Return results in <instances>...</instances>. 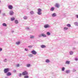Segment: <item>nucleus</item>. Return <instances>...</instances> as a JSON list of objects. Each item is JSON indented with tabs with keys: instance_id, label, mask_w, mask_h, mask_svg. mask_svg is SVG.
Listing matches in <instances>:
<instances>
[{
	"instance_id": "nucleus-26",
	"label": "nucleus",
	"mask_w": 78,
	"mask_h": 78,
	"mask_svg": "<svg viewBox=\"0 0 78 78\" xmlns=\"http://www.w3.org/2000/svg\"><path fill=\"white\" fill-rule=\"evenodd\" d=\"M24 78H29V76L28 75L25 76H24Z\"/></svg>"
},
{
	"instance_id": "nucleus-24",
	"label": "nucleus",
	"mask_w": 78,
	"mask_h": 78,
	"mask_svg": "<svg viewBox=\"0 0 78 78\" xmlns=\"http://www.w3.org/2000/svg\"><path fill=\"white\" fill-rule=\"evenodd\" d=\"M30 66H31V65H30V64H27V67H30Z\"/></svg>"
},
{
	"instance_id": "nucleus-36",
	"label": "nucleus",
	"mask_w": 78,
	"mask_h": 78,
	"mask_svg": "<svg viewBox=\"0 0 78 78\" xmlns=\"http://www.w3.org/2000/svg\"><path fill=\"white\" fill-rule=\"evenodd\" d=\"M26 29L27 30H30V28L29 27H26Z\"/></svg>"
},
{
	"instance_id": "nucleus-9",
	"label": "nucleus",
	"mask_w": 78,
	"mask_h": 78,
	"mask_svg": "<svg viewBox=\"0 0 78 78\" xmlns=\"http://www.w3.org/2000/svg\"><path fill=\"white\" fill-rule=\"evenodd\" d=\"M50 10L51 11H53L55 10V8L53 7H52L51 8Z\"/></svg>"
},
{
	"instance_id": "nucleus-23",
	"label": "nucleus",
	"mask_w": 78,
	"mask_h": 78,
	"mask_svg": "<svg viewBox=\"0 0 78 78\" xmlns=\"http://www.w3.org/2000/svg\"><path fill=\"white\" fill-rule=\"evenodd\" d=\"M66 26L68 27H71V25H70V24H67Z\"/></svg>"
},
{
	"instance_id": "nucleus-41",
	"label": "nucleus",
	"mask_w": 78,
	"mask_h": 78,
	"mask_svg": "<svg viewBox=\"0 0 78 78\" xmlns=\"http://www.w3.org/2000/svg\"><path fill=\"white\" fill-rule=\"evenodd\" d=\"M73 72H76V70H75V69H73Z\"/></svg>"
},
{
	"instance_id": "nucleus-27",
	"label": "nucleus",
	"mask_w": 78,
	"mask_h": 78,
	"mask_svg": "<svg viewBox=\"0 0 78 78\" xmlns=\"http://www.w3.org/2000/svg\"><path fill=\"white\" fill-rule=\"evenodd\" d=\"M15 20V18L14 17L11 18V21H13V20Z\"/></svg>"
},
{
	"instance_id": "nucleus-42",
	"label": "nucleus",
	"mask_w": 78,
	"mask_h": 78,
	"mask_svg": "<svg viewBox=\"0 0 78 78\" xmlns=\"http://www.w3.org/2000/svg\"><path fill=\"white\" fill-rule=\"evenodd\" d=\"M28 49L27 48H25V50L26 51H28Z\"/></svg>"
},
{
	"instance_id": "nucleus-45",
	"label": "nucleus",
	"mask_w": 78,
	"mask_h": 78,
	"mask_svg": "<svg viewBox=\"0 0 78 78\" xmlns=\"http://www.w3.org/2000/svg\"><path fill=\"white\" fill-rule=\"evenodd\" d=\"M14 32V31H12V33H13Z\"/></svg>"
},
{
	"instance_id": "nucleus-43",
	"label": "nucleus",
	"mask_w": 78,
	"mask_h": 78,
	"mask_svg": "<svg viewBox=\"0 0 78 78\" xmlns=\"http://www.w3.org/2000/svg\"><path fill=\"white\" fill-rule=\"evenodd\" d=\"M13 72H14V73H15V72H16V70H13Z\"/></svg>"
},
{
	"instance_id": "nucleus-46",
	"label": "nucleus",
	"mask_w": 78,
	"mask_h": 78,
	"mask_svg": "<svg viewBox=\"0 0 78 78\" xmlns=\"http://www.w3.org/2000/svg\"><path fill=\"white\" fill-rule=\"evenodd\" d=\"M1 12V11L0 10V13Z\"/></svg>"
},
{
	"instance_id": "nucleus-20",
	"label": "nucleus",
	"mask_w": 78,
	"mask_h": 78,
	"mask_svg": "<svg viewBox=\"0 0 78 78\" xmlns=\"http://www.w3.org/2000/svg\"><path fill=\"white\" fill-rule=\"evenodd\" d=\"M46 34L48 36H50V34H50V32H47Z\"/></svg>"
},
{
	"instance_id": "nucleus-40",
	"label": "nucleus",
	"mask_w": 78,
	"mask_h": 78,
	"mask_svg": "<svg viewBox=\"0 0 78 78\" xmlns=\"http://www.w3.org/2000/svg\"><path fill=\"white\" fill-rule=\"evenodd\" d=\"M76 18H77V19H78V15H76Z\"/></svg>"
},
{
	"instance_id": "nucleus-39",
	"label": "nucleus",
	"mask_w": 78,
	"mask_h": 78,
	"mask_svg": "<svg viewBox=\"0 0 78 78\" xmlns=\"http://www.w3.org/2000/svg\"><path fill=\"white\" fill-rule=\"evenodd\" d=\"M78 58H75V61H78Z\"/></svg>"
},
{
	"instance_id": "nucleus-1",
	"label": "nucleus",
	"mask_w": 78,
	"mask_h": 78,
	"mask_svg": "<svg viewBox=\"0 0 78 78\" xmlns=\"http://www.w3.org/2000/svg\"><path fill=\"white\" fill-rule=\"evenodd\" d=\"M41 11H42L41 9L39 8L38 9L37 14L38 15H41V14H42V12H41Z\"/></svg>"
},
{
	"instance_id": "nucleus-6",
	"label": "nucleus",
	"mask_w": 78,
	"mask_h": 78,
	"mask_svg": "<svg viewBox=\"0 0 78 78\" xmlns=\"http://www.w3.org/2000/svg\"><path fill=\"white\" fill-rule=\"evenodd\" d=\"M31 53L33 55H36V53H37V52L34 50H33L31 51Z\"/></svg>"
},
{
	"instance_id": "nucleus-25",
	"label": "nucleus",
	"mask_w": 78,
	"mask_h": 78,
	"mask_svg": "<svg viewBox=\"0 0 78 78\" xmlns=\"http://www.w3.org/2000/svg\"><path fill=\"white\" fill-rule=\"evenodd\" d=\"M65 70V68H64V67H62V71H64Z\"/></svg>"
},
{
	"instance_id": "nucleus-8",
	"label": "nucleus",
	"mask_w": 78,
	"mask_h": 78,
	"mask_svg": "<svg viewBox=\"0 0 78 78\" xmlns=\"http://www.w3.org/2000/svg\"><path fill=\"white\" fill-rule=\"evenodd\" d=\"M8 8L10 9H12L13 7L12 5H9L8 6Z\"/></svg>"
},
{
	"instance_id": "nucleus-30",
	"label": "nucleus",
	"mask_w": 78,
	"mask_h": 78,
	"mask_svg": "<svg viewBox=\"0 0 78 78\" xmlns=\"http://www.w3.org/2000/svg\"><path fill=\"white\" fill-rule=\"evenodd\" d=\"M23 19L24 20H27V17L25 16L23 17Z\"/></svg>"
},
{
	"instance_id": "nucleus-37",
	"label": "nucleus",
	"mask_w": 78,
	"mask_h": 78,
	"mask_svg": "<svg viewBox=\"0 0 78 78\" xmlns=\"http://www.w3.org/2000/svg\"><path fill=\"white\" fill-rule=\"evenodd\" d=\"M19 76L20 77H21V76H22V74L21 73H20L19 75Z\"/></svg>"
},
{
	"instance_id": "nucleus-13",
	"label": "nucleus",
	"mask_w": 78,
	"mask_h": 78,
	"mask_svg": "<svg viewBox=\"0 0 78 78\" xmlns=\"http://www.w3.org/2000/svg\"><path fill=\"white\" fill-rule=\"evenodd\" d=\"M69 53L70 55H72L73 54V51H70Z\"/></svg>"
},
{
	"instance_id": "nucleus-18",
	"label": "nucleus",
	"mask_w": 78,
	"mask_h": 78,
	"mask_svg": "<svg viewBox=\"0 0 78 78\" xmlns=\"http://www.w3.org/2000/svg\"><path fill=\"white\" fill-rule=\"evenodd\" d=\"M30 13L31 15H33V14H34V12L33 11H30Z\"/></svg>"
},
{
	"instance_id": "nucleus-3",
	"label": "nucleus",
	"mask_w": 78,
	"mask_h": 78,
	"mask_svg": "<svg viewBox=\"0 0 78 78\" xmlns=\"http://www.w3.org/2000/svg\"><path fill=\"white\" fill-rule=\"evenodd\" d=\"M22 75H23V76L27 75H28V73L27 72V71H25L22 73Z\"/></svg>"
},
{
	"instance_id": "nucleus-21",
	"label": "nucleus",
	"mask_w": 78,
	"mask_h": 78,
	"mask_svg": "<svg viewBox=\"0 0 78 78\" xmlns=\"http://www.w3.org/2000/svg\"><path fill=\"white\" fill-rule=\"evenodd\" d=\"M74 25H75V26H76L77 27L78 26V23L76 22L74 23Z\"/></svg>"
},
{
	"instance_id": "nucleus-4",
	"label": "nucleus",
	"mask_w": 78,
	"mask_h": 78,
	"mask_svg": "<svg viewBox=\"0 0 78 78\" xmlns=\"http://www.w3.org/2000/svg\"><path fill=\"white\" fill-rule=\"evenodd\" d=\"M9 14L10 16H12L14 14V12L12 10H11L9 12Z\"/></svg>"
},
{
	"instance_id": "nucleus-10",
	"label": "nucleus",
	"mask_w": 78,
	"mask_h": 78,
	"mask_svg": "<svg viewBox=\"0 0 78 78\" xmlns=\"http://www.w3.org/2000/svg\"><path fill=\"white\" fill-rule=\"evenodd\" d=\"M52 16L53 17H56V14L55 13H53L52 14Z\"/></svg>"
},
{
	"instance_id": "nucleus-32",
	"label": "nucleus",
	"mask_w": 78,
	"mask_h": 78,
	"mask_svg": "<svg viewBox=\"0 0 78 78\" xmlns=\"http://www.w3.org/2000/svg\"><path fill=\"white\" fill-rule=\"evenodd\" d=\"M64 30H68V27H65L64 28Z\"/></svg>"
},
{
	"instance_id": "nucleus-16",
	"label": "nucleus",
	"mask_w": 78,
	"mask_h": 78,
	"mask_svg": "<svg viewBox=\"0 0 78 78\" xmlns=\"http://www.w3.org/2000/svg\"><path fill=\"white\" fill-rule=\"evenodd\" d=\"M15 22L16 24H17L19 23V21L17 20H15Z\"/></svg>"
},
{
	"instance_id": "nucleus-34",
	"label": "nucleus",
	"mask_w": 78,
	"mask_h": 78,
	"mask_svg": "<svg viewBox=\"0 0 78 78\" xmlns=\"http://www.w3.org/2000/svg\"><path fill=\"white\" fill-rule=\"evenodd\" d=\"M33 54H30L29 55V56H30V57H33Z\"/></svg>"
},
{
	"instance_id": "nucleus-28",
	"label": "nucleus",
	"mask_w": 78,
	"mask_h": 78,
	"mask_svg": "<svg viewBox=\"0 0 78 78\" xmlns=\"http://www.w3.org/2000/svg\"><path fill=\"white\" fill-rule=\"evenodd\" d=\"M3 61L4 62H7V59H5L3 60Z\"/></svg>"
},
{
	"instance_id": "nucleus-29",
	"label": "nucleus",
	"mask_w": 78,
	"mask_h": 78,
	"mask_svg": "<svg viewBox=\"0 0 78 78\" xmlns=\"http://www.w3.org/2000/svg\"><path fill=\"white\" fill-rule=\"evenodd\" d=\"M16 44H17V45H19V44H20V41H19V42H16Z\"/></svg>"
},
{
	"instance_id": "nucleus-15",
	"label": "nucleus",
	"mask_w": 78,
	"mask_h": 78,
	"mask_svg": "<svg viewBox=\"0 0 78 78\" xmlns=\"http://www.w3.org/2000/svg\"><path fill=\"white\" fill-rule=\"evenodd\" d=\"M66 73H70V70H67L66 71Z\"/></svg>"
},
{
	"instance_id": "nucleus-44",
	"label": "nucleus",
	"mask_w": 78,
	"mask_h": 78,
	"mask_svg": "<svg viewBox=\"0 0 78 78\" xmlns=\"http://www.w3.org/2000/svg\"><path fill=\"white\" fill-rule=\"evenodd\" d=\"M3 15L4 16H6V15H5V13H3Z\"/></svg>"
},
{
	"instance_id": "nucleus-31",
	"label": "nucleus",
	"mask_w": 78,
	"mask_h": 78,
	"mask_svg": "<svg viewBox=\"0 0 78 78\" xmlns=\"http://www.w3.org/2000/svg\"><path fill=\"white\" fill-rule=\"evenodd\" d=\"M42 34H40L38 35V37L41 38L42 37Z\"/></svg>"
},
{
	"instance_id": "nucleus-47",
	"label": "nucleus",
	"mask_w": 78,
	"mask_h": 78,
	"mask_svg": "<svg viewBox=\"0 0 78 78\" xmlns=\"http://www.w3.org/2000/svg\"><path fill=\"white\" fill-rule=\"evenodd\" d=\"M0 2H1V0H0Z\"/></svg>"
},
{
	"instance_id": "nucleus-5",
	"label": "nucleus",
	"mask_w": 78,
	"mask_h": 78,
	"mask_svg": "<svg viewBox=\"0 0 78 78\" xmlns=\"http://www.w3.org/2000/svg\"><path fill=\"white\" fill-rule=\"evenodd\" d=\"M50 25H49L48 24H45L44 26V27L45 28H50Z\"/></svg>"
},
{
	"instance_id": "nucleus-2",
	"label": "nucleus",
	"mask_w": 78,
	"mask_h": 78,
	"mask_svg": "<svg viewBox=\"0 0 78 78\" xmlns=\"http://www.w3.org/2000/svg\"><path fill=\"white\" fill-rule=\"evenodd\" d=\"M9 71V68L5 69L4 70V72L5 73H8Z\"/></svg>"
},
{
	"instance_id": "nucleus-19",
	"label": "nucleus",
	"mask_w": 78,
	"mask_h": 78,
	"mask_svg": "<svg viewBox=\"0 0 78 78\" xmlns=\"http://www.w3.org/2000/svg\"><path fill=\"white\" fill-rule=\"evenodd\" d=\"M2 25L3 26V27H6L7 26V25H6V24L5 23H4L2 24Z\"/></svg>"
},
{
	"instance_id": "nucleus-35",
	"label": "nucleus",
	"mask_w": 78,
	"mask_h": 78,
	"mask_svg": "<svg viewBox=\"0 0 78 78\" xmlns=\"http://www.w3.org/2000/svg\"><path fill=\"white\" fill-rule=\"evenodd\" d=\"M19 66H20V65H19V64H18L16 65V67H19Z\"/></svg>"
},
{
	"instance_id": "nucleus-12",
	"label": "nucleus",
	"mask_w": 78,
	"mask_h": 78,
	"mask_svg": "<svg viewBox=\"0 0 78 78\" xmlns=\"http://www.w3.org/2000/svg\"><path fill=\"white\" fill-rule=\"evenodd\" d=\"M45 62L47 63H49L50 62V61L49 60V59H47L45 60Z\"/></svg>"
},
{
	"instance_id": "nucleus-38",
	"label": "nucleus",
	"mask_w": 78,
	"mask_h": 78,
	"mask_svg": "<svg viewBox=\"0 0 78 78\" xmlns=\"http://www.w3.org/2000/svg\"><path fill=\"white\" fill-rule=\"evenodd\" d=\"M28 47L29 48H32V47H33V46H29Z\"/></svg>"
},
{
	"instance_id": "nucleus-17",
	"label": "nucleus",
	"mask_w": 78,
	"mask_h": 78,
	"mask_svg": "<svg viewBox=\"0 0 78 78\" xmlns=\"http://www.w3.org/2000/svg\"><path fill=\"white\" fill-rule=\"evenodd\" d=\"M66 64H70V61H66Z\"/></svg>"
},
{
	"instance_id": "nucleus-7",
	"label": "nucleus",
	"mask_w": 78,
	"mask_h": 78,
	"mask_svg": "<svg viewBox=\"0 0 78 78\" xmlns=\"http://www.w3.org/2000/svg\"><path fill=\"white\" fill-rule=\"evenodd\" d=\"M6 75L7 76H11V73L10 72H8Z\"/></svg>"
},
{
	"instance_id": "nucleus-33",
	"label": "nucleus",
	"mask_w": 78,
	"mask_h": 78,
	"mask_svg": "<svg viewBox=\"0 0 78 78\" xmlns=\"http://www.w3.org/2000/svg\"><path fill=\"white\" fill-rule=\"evenodd\" d=\"M34 36H31L30 37V39H33V38H34Z\"/></svg>"
},
{
	"instance_id": "nucleus-11",
	"label": "nucleus",
	"mask_w": 78,
	"mask_h": 78,
	"mask_svg": "<svg viewBox=\"0 0 78 78\" xmlns=\"http://www.w3.org/2000/svg\"><path fill=\"white\" fill-rule=\"evenodd\" d=\"M41 47L42 48H45V47H46V46L45 45H41Z\"/></svg>"
},
{
	"instance_id": "nucleus-14",
	"label": "nucleus",
	"mask_w": 78,
	"mask_h": 78,
	"mask_svg": "<svg viewBox=\"0 0 78 78\" xmlns=\"http://www.w3.org/2000/svg\"><path fill=\"white\" fill-rule=\"evenodd\" d=\"M42 36L43 37H47V36L45 34H42Z\"/></svg>"
},
{
	"instance_id": "nucleus-22",
	"label": "nucleus",
	"mask_w": 78,
	"mask_h": 78,
	"mask_svg": "<svg viewBox=\"0 0 78 78\" xmlns=\"http://www.w3.org/2000/svg\"><path fill=\"white\" fill-rule=\"evenodd\" d=\"M55 7H56V8H58L59 7V4L56 3L55 5Z\"/></svg>"
}]
</instances>
